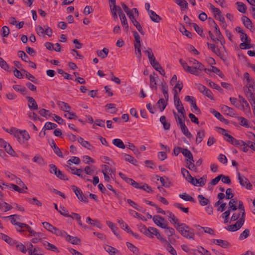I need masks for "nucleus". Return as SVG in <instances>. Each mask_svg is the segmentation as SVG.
Listing matches in <instances>:
<instances>
[{"label": "nucleus", "instance_id": "42", "mask_svg": "<svg viewBox=\"0 0 255 255\" xmlns=\"http://www.w3.org/2000/svg\"><path fill=\"white\" fill-rule=\"evenodd\" d=\"M68 217H70L72 219L76 220L79 226H82V223L81 220V216L78 214L72 212L71 214L69 215V216Z\"/></svg>", "mask_w": 255, "mask_h": 255}, {"label": "nucleus", "instance_id": "17", "mask_svg": "<svg viewBox=\"0 0 255 255\" xmlns=\"http://www.w3.org/2000/svg\"><path fill=\"white\" fill-rule=\"evenodd\" d=\"M148 14L151 20L154 22L158 23L162 19V18L157 14L154 11H150Z\"/></svg>", "mask_w": 255, "mask_h": 255}, {"label": "nucleus", "instance_id": "29", "mask_svg": "<svg viewBox=\"0 0 255 255\" xmlns=\"http://www.w3.org/2000/svg\"><path fill=\"white\" fill-rule=\"evenodd\" d=\"M225 112L227 113V114L231 117H235L237 114L235 112V111L234 109L229 107L228 106H225L224 108H223Z\"/></svg>", "mask_w": 255, "mask_h": 255}, {"label": "nucleus", "instance_id": "55", "mask_svg": "<svg viewBox=\"0 0 255 255\" xmlns=\"http://www.w3.org/2000/svg\"><path fill=\"white\" fill-rule=\"evenodd\" d=\"M166 246L167 250L172 255H177V253L175 250L172 247L171 244L167 241V243L164 244Z\"/></svg>", "mask_w": 255, "mask_h": 255}, {"label": "nucleus", "instance_id": "31", "mask_svg": "<svg viewBox=\"0 0 255 255\" xmlns=\"http://www.w3.org/2000/svg\"><path fill=\"white\" fill-rule=\"evenodd\" d=\"M157 177L159 178V180L161 182V183H162V185L163 186L168 188L171 186V183L168 178H166V180H165L164 177H160L159 176H157ZM157 180H159V179L157 178Z\"/></svg>", "mask_w": 255, "mask_h": 255}, {"label": "nucleus", "instance_id": "53", "mask_svg": "<svg viewBox=\"0 0 255 255\" xmlns=\"http://www.w3.org/2000/svg\"><path fill=\"white\" fill-rule=\"evenodd\" d=\"M104 248L106 251L109 253L111 255H113L114 254L119 253L118 250L111 246L107 245Z\"/></svg>", "mask_w": 255, "mask_h": 255}, {"label": "nucleus", "instance_id": "54", "mask_svg": "<svg viewBox=\"0 0 255 255\" xmlns=\"http://www.w3.org/2000/svg\"><path fill=\"white\" fill-rule=\"evenodd\" d=\"M150 86L152 89L157 90V84L155 77L152 75H150Z\"/></svg>", "mask_w": 255, "mask_h": 255}, {"label": "nucleus", "instance_id": "45", "mask_svg": "<svg viewBox=\"0 0 255 255\" xmlns=\"http://www.w3.org/2000/svg\"><path fill=\"white\" fill-rule=\"evenodd\" d=\"M57 127V125L56 124L51 123V122H46L42 128V130H50L54 129Z\"/></svg>", "mask_w": 255, "mask_h": 255}, {"label": "nucleus", "instance_id": "30", "mask_svg": "<svg viewBox=\"0 0 255 255\" xmlns=\"http://www.w3.org/2000/svg\"><path fill=\"white\" fill-rule=\"evenodd\" d=\"M179 196L180 198L186 201H190L192 203H195L196 202L195 200L192 197L186 193H184L182 194H179Z\"/></svg>", "mask_w": 255, "mask_h": 255}, {"label": "nucleus", "instance_id": "27", "mask_svg": "<svg viewBox=\"0 0 255 255\" xmlns=\"http://www.w3.org/2000/svg\"><path fill=\"white\" fill-rule=\"evenodd\" d=\"M198 198L200 205L202 206L208 205L210 203V201L204 197L202 195H199L198 196Z\"/></svg>", "mask_w": 255, "mask_h": 255}, {"label": "nucleus", "instance_id": "58", "mask_svg": "<svg viewBox=\"0 0 255 255\" xmlns=\"http://www.w3.org/2000/svg\"><path fill=\"white\" fill-rule=\"evenodd\" d=\"M238 119L240 121V125L242 126H244L247 128L249 127V122L247 119L242 117H239Z\"/></svg>", "mask_w": 255, "mask_h": 255}, {"label": "nucleus", "instance_id": "24", "mask_svg": "<svg viewBox=\"0 0 255 255\" xmlns=\"http://www.w3.org/2000/svg\"><path fill=\"white\" fill-rule=\"evenodd\" d=\"M77 140L78 142L81 144L83 147L90 149L92 147V145L87 141L85 140L82 137H79L78 138Z\"/></svg>", "mask_w": 255, "mask_h": 255}, {"label": "nucleus", "instance_id": "57", "mask_svg": "<svg viewBox=\"0 0 255 255\" xmlns=\"http://www.w3.org/2000/svg\"><path fill=\"white\" fill-rule=\"evenodd\" d=\"M133 35L135 39L134 46L141 45L140 44V37L137 31H134L133 32Z\"/></svg>", "mask_w": 255, "mask_h": 255}, {"label": "nucleus", "instance_id": "40", "mask_svg": "<svg viewBox=\"0 0 255 255\" xmlns=\"http://www.w3.org/2000/svg\"><path fill=\"white\" fill-rule=\"evenodd\" d=\"M191 25L193 27L194 30L198 34H199L202 37H205V35L203 34V30L202 28L199 27L196 23H192Z\"/></svg>", "mask_w": 255, "mask_h": 255}, {"label": "nucleus", "instance_id": "59", "mask_svg": "<svg viewBox=\"0 0 255 255\" xmlns=\"http://www.w3.org/2000/svg\"><path fill=\"white\" fill-rule=\"evenodd\" d=\"M5 149L6 152L10 155L14 156L15 154V152L12 149L11 146L7 143L6 145H5L3 147Z\"/></svg>", "mask_w": 255, "mask_h": 255}, {"label": "nucleus", "instance_id": "23", "mask_svg": "<svg viewBox=\"0 0 255 255\" xmlns=\"http://www.w3.org/2000/svg\"><path fill=\"white\" fill-rule=\"evenodd\" d=\"M107 224L109 227L111 229L114 234L118 237H120L118 233V229L115 226V225L111 221H107Z\"/></svg>", "mask_w": 255, "mask_h": 255}, {"label": "nucleus", "instance_id": "11", "mask_svg": "<svg viewBox=\"0 0 255 255\" xmlns=\"http://www.w3.org/2000/svg\"><path fill=\"white\" fill-rule=\"evenodd\" d=\"M0 239L4 241L6 243L9 244L10 246H14L16 244L17 242L12 238H10L6 235L3 233H0Z\"/></svg>", "mask_w": 255, "mask_h": 255}, {"label": "nucleus", "instance_id": "21", "mask_svg": "<svg viewBox=\"0 0 255 255\" xmlns=\"http://www.w3.org/2000/svg\"><path fill=\"white\" fill-rule=\"evenodd\" d=\"M205 130L204 129H201L198 131L196 138V143L199 144L201 142L204 137H205Z\"/></svg>", "mask_w": 255, "mask_h": 255}, {"label": "nucleus", "instance_id": "12", "mask_svg": "<svg viewBox=\"0 0 255 255\" xmlns=\"http://www.w3.org/2000/svg\"><path fill=\"white\" fill-rule=\"evenodd\" d=\"M26 98L28 99V107L31 110H36L38 109V105L35 100L30 96H27Z\"/></svg>", "mask_w": 255, "mask_h": 255}, {"label": "nucleus", "instance_id": "37", "mask_svg": "<svg viewBox=\"0 0 255 255\" xmlns=\"http://www.w3.org/2000/svg\"><path fill=\"white\" fill-rule=\"evenodd\" d=\"M86 222L88 224L91 225L93 226H96L98 228H100L101 224L97 220H93L90 217H88L86 218Z\"/></svg>", "mask_w": 255, "mask_h": 255}, {"label": "nucleus", "instance_id": "38", "mask_svg": "<svg viewBox=\"0 0 255 255\" xmlns=\"http://www.w3.org/2000/svg\"><path fill=\"white\" fill-rule=\"evenodd\" d=\"M109 53V50L107 48H104L102 50H98L97 54L99 57L104 59L106 58Z\"/></svg>", "mask_w": 255, "mask_h": 255}, {"label": "nucleus", "instance_id": "32", "mask_svg": "<svg viewBox=\"0 0 255 255\" xmlns=\"http://www.w3.org/2000/svg\"><path fill=\"white\" fill-rule=\"evenodd\" d=\"M178 112L181 114L184 119L186 118V113L182 103L180 104H175V105Z\"/></svg>", "mask_w": 255, "mask_h": 255}, {"label": "nucleus", "instance_id": "64", "mask_svg": "<svg viewBox=\"0 0 255 255\" xmlns=\"http://www.w3.org/2000/svg\"><path fill=\"white\" fill-rule=\"evenodd\" d=\"M144 52L145 53V54L147 55L149 61L155 58L151 48L149 47L147 48V49L144 50Z\"/></svg>", "mask_w": 255, "mask_h": 255}, {"label": "nucleus", "instance_id": "9", "mask_svg": "<svg viewBox=\"0 0 255 255\" xmlns=\"http://www.w3.org/2000/svg\"><path fill=\"white\" fill-rule=\"evenodd\" d=\"M19 216L17 215H10L8 217H4L3 218H8L10 219L11 223L13 225H16L19 227V228L22 229L23 228V225H25L24 223H21L20 222H16V220L15 218H17L18 219Z\"/></svg>", "mask_w": 255, "mask_h": 255}, {"label": "nucleus", "instance_id": "36", "mask_svg": "<svg viewBox=\"0 0 255 255\" xmlns=\"http://www.w3.org/2000/svg\"><path fill=\"white\" fill-rule=\"evenodd\" d=\"M124 156L126 161L129 162L134 165H137V161L133 157L128 154H125Z\"/></svg>", "mask_w": 255, "mask_h": 255}, {"label": "nucleus", "instance_id": "6", "mask_svg": "<svg viewBox=\"0 0 255 255\" xmlns=\"http://www.w3.org/2000/svg\"><path fill=\"white\" fill-rule=\"evenodd\" d=\"M188 181L194 186L202 187L205 185L206 179V178H204V177H201L199 179L194 178L192 177V178H191V180H188Z\"/></svg>", "mask_w": 255, "mask_h": 255}, {"label": "nucleus", "instance_id": "33", "mask_svg": "<svg viewBox=\"0 0 255 255\" xmlns=\"http://www.w3.org/2000/svg\"><path fill=\"white\" fill-rule=\"evenodd\" d=\"M182 133L188 138H190L192 137V135L189 131L188 128L185 125L180 127Z\"/></svg>", "mask_w": 255, "mask_h": 255}, {"label": "nucleus", "instance_id": "2", "mask_svg": "<svg viewBox=\"0 0 255 255\" xmlns=\"http://www.w3.org/2000/svg\"><path fill=\"white\" fill-rule=\"evenodd\" d=\"M140 230L141 232L143 233L146 236L152 238L153 236H156L155 231H158L156 228L153 227H148V228L145 225H141L140 226Z\"/></svg>", "mask_w": 255, "mask_h": 255}, {"label": "nucleus", "instance_id": "60", "mask_svg": "<svg viewBox=\"0 0 255 255\" xmlns=\"http://www.w3.org/2000/svg\"><path fill=\"white\" fill-rule=\"evenodd\" d=\"M130 214H131L132 216L134 217H137L138 218L140 219L142 221H146V219L145 218L141 215V214H138L137 212H135V211H133L132 210H129V211Z\"/></svg>", "mask_w": 255, "mask_h": 255}, {"label": "nucleus", "instance_id": "56", "mask_svg": "<svg viewBox=\"0 0 255 255\" xmlns=\"http://www.w3.org/2000/svg\"><path fill=\"white\" fill-rule=\"evenodd\" d=\"M236 4L238 5V10L242 13H245L246 11V6L245 4L242 2L238 1L236 2Z\"/></svg>", "mask_w": 255, "mask_h": 255}, {"label": "nucleus", "instance_id": "18", "mask_svg": "<svg viewBox=\"0 0 255 255\" xmlns=\"http://www.w3.org/2000/svg\"><path fill=\"white\" fill-rule=\"evenodd\" d=\"M182 154L186 157H187V159L185 160V162L187 161H192V160H194L193 155L191 151L188 150L187 148H184L182 150Z\"/></svg>", "mask_w": 255, "mask_h": 255}, {"label": "nucleus", "instance_id": "47", "mask_svg": "<svg viewBox=\"0 0 255 255\" xmlns=\"http://www.w3.org/2000/svg\"><path fill=\"white\" fill-rule=\"evenodd\" d=\"M157 104L161 112L163 111L167 106V102H166L165 100L163 98L160 99Z\"/></svg>", "mask_w": 255, "mask_h": 255}, {"label": "nucleus", "instance_id": "1", "mask_svg": "<svg viewBox=\"0 0 255 255\" xmlns=\"http://www.w3.org/2000/svg\"><path fill=\"white\" fill-rule=\"evenodd\" d=\"M176 229L184 237L188 239H194L195 234L193 230L185 224L178 223V226H176Z\"/></svg>", "mask_w": 255, "mask_h": 255}, {"label": "nucleus", "instance_id": "35", "mask_svg": "<svg viewBox=\"0 0 255 255\" xmlns=\"http://www.w3.org/2000/svg\"><path fill=\"white\" fill-rule=\"evenodd\" d=\"M237 200L235 198L231 199L229 202V210L231 211H236L237 209Z\"/></svg>", "mask_w": 255, "mask_h": 255}, {"label": "nucleus", "instance_id": "4", "mask_svg": "<svg viewBox=\"0 0 255 255\" xmlns=\"http://www.w3.org/2000/svg\"><path fill=\"white\" fill-rule=\"evenodd\" d=\"M238 176L240 184L242 187H246L247 189L249 190L252 189V185L246 177L244 175H242L240 172L238 173Z\"/></svg>", "mask_w": 255, "mask_h": 255}, {"label": "nucleus", "instance_id": "51", "mask_svg": "<svg viewBox=\"0 0 255 255\" xmlns=\"http://www.w3.org/2000/svg\"><path fill=\"white\" fill-rule=\"evenodd\" d=\"M13 88L17 92H20L22 94H25L27 91V89L24 87H22L18 85H15L13 86Z\"/></svg>", "mask_w": 255, "mask_h": 255}, {"label": "nucleus", "instance_id": "10", "mask_svg": "<svg viewBox=\"0 0 255 255\" xmlns=\"http://www.w3.org/2000/svg\"><path fill=\"white\" fill-rule=\"evenodd\" d=\"M212 242L221 247L222 248L225 249L228 248L229 246H230V243L226 240L213 239L212 240Z\"/></svg>", "mask_w": 255, "mask_h": 255}, {"label": "nucleus", "instance_id": "52", "mask_svg": "<svg viewBox=\"0 0 255 255\" xmlns=\"http://www.w3.org/2000/svg\"><path fill=\"white\" fill-rule=\"evenodd\" d=\"M179 30L181 32H182L184 35H186L188 38H191V33L187 30L184 25H181L179 28Z\"/></svg>", "mask_w": 255, "mask_h": 255}, {"label": "nucleus", "instance_id": "22", "mask_svg": "<svg viewBox=\"0 0 255 255\" xmlns=\"http://www.w3.org/2000/svg\"><path fill=\"white\" fill-rule=\"evenodd\" d=\"M167 213L168 214V217L169 218V221L170 222H173L174 224V226L176 228V226H178V223H180L179 222V220L177 218H176L174 214L170 211H167Z\"/></svg>", "mask_w": 255, "mask_h": 255}, {"label": "nucleus", "instance_id": "26", "mask_svg": "<svg viewBox=\"0 0 255 255\" xmlns=\"http://www.w3.org/2000/svg\"><path fill=\"white\" fill-rule=\"evenodd\" d=\"M112 142L114 145L120 148L125 149L126 147L125 144L121 139H114L113 140Z\"/></svg>", "mask_w": 255, "mask_h": 255}, {"label": "nucleus", "instance_id": "43", "mask_svg": "<svg viewBox=\"0 0 255 255\" xmlns=\"http://www.w3.org/2000/svg\"><path fill=\"white\" fill-rule=\"evenodd\" d=\"M150 64L156 70L159 71V70L162 69V67L160 65L159 63L156 61L155 58L150 61Z\"/></svg>", "mask_w": 255, "mask_h": 255}, {"label": "nucleus", "instance_id": "48", "mask_svg": "<svg viewBox=\"0 0 255 255\" xmlns=\"http://www.w3.org/2000/svg\"><path fill=\"white\" fill-rule=\"evenodd\" d=\"M0 209L4 212H6L12 209V206L4 202L2 203H0Z\"/></svg>", "mask_w": 255, "mask_h": 255}, {"label": "nucleus", "instance_id": "16", "mask_svg": "<svg viewBox=\"0 0 255 255\" xmlns=\"http://www.w3.org/2000/svg\"><path fill=\"white\" fill-rule=\"evenodd\" d=\"M34 162L38 164L39 165L43 166L46 164L44 159L39 154H36L32 159Z\"/></svg>", "mask_w": 255, "mask_h": 255}, {"label": "nucleus", "instance_id": "49", "mask_svg": "<svg viewBox=\"0 0 255 255\" xmlns=\"http://www.w3.org/2000/svg\"><path fill=\"white\" fill-rule=\"evenodd\" d=\"M128 148L131 150L133 151L135 155L137 156H139L140 155V152L133 143L128 142Z\"/></svg>", "mask_w": 255, "mask_h": 255}, {"label": "nucleus", "instance_id": "39", "mask_svg": "<svg viewBox=\"0 0 255 255\" xmlns=\"http://www.w3.org/2000/svg\"><path fill=\"white\" fill-rule=\"evenodd\" d=\"M52 233L55 234L57 236L63 237H65L67 235V233L65 231L60 230L56 227H54V229Z\"/></svg>", "mask_w": 255, "mask_h": 255}, {"label": "nucleus", "instance_id": "20", "mask_svg": "<svg viewBox=\"0 0 255 255\" xmlns=\"http://www.w3.org/2000/svg\"><path fill=\"white\" fill-rule=\"evenodd\" d=\"M57 104L60 108L61 110L65 112L70 111L71 109L70 107L67 103L62 101H58L57 102Z\"/></svg>", "mask_w": 255, "mask_h": 255}, {"label": "nucleus", "instance_id": "41", "mask_svg": "<svg viewBox=\"0 0 255 255\" xmlns=\"http://www.w3.org/2000/svg\"><path fill=\"white\" fill-rule=\"evenodd\" d=\"M21 71L23 72V73L25 74V76L26 78H27L29 80L31 81V82L36 83L37 82V79L35 78V77L31 75L30 73L26 71V70L24 69H21Z\"/></svg>", "mask_w": 255, "mask_h": 255}, {"label": "nucleus", "instance_id": "13", "mask_svg": "<svg viewBox=\"0 0 255 255\" xmlns=\"http://www.w3.org/2000/svg\"><path fill=\"white\" fill-rule=\"evenodd\" d=\"M204 69V65H200V66H190V69H189L187 72H189L192 74L198 75L199 74V71H201Z\"/></svg>", "mask_w": 255, "mask_h": 255}, {"label": "nucleus", "instance_id": "46", "mask_svg": "<svg viewBox=\"0 0 255 255\" xmlns=\"http://www.w3.org/2000/svg\"><path fill=\"white\" fill-rule=\"evenodd\" d=\"M161 91L166 101L168 100V87L166 84L161 83Z\"/></svg>", "mask_w": 255, "mask_h": 255}, {"label": "nucleus", "instance_id": "28", "mask_svg": "<svg viewBox=\"0 0 255 255\" xmlns=\"http://www.w3.org/2000/svg\"><path fill=\"white\" fill-rule=\"evenodd\" d=\"M43 246L45 248L50 251H52L53 252H57L58 249L54 245L50 244L46 241H45L43 243Z\"/></svg>", "mask_w": 255, "mask_h": 255}, {"label": "nucleus", "instance_id": "62", "mask_svg": "<svg viewBox=\"0 0 255 255\" xmlns=\"http://www.w3.org/2000/svg\"><path fill=\"white\" fill-rule=\"evenodd\" d=\"M215 33L217 36L216 38L217 40H221L224 38V37L220 31L219 27L217 25H216V26H215Z\"/></svg>", "mask_w": 255, "mask_h": 255}, {"label": "nucleus", "instance_id": "19", "mask_svg": "<svg viewBox=\"0 0 255 255\" xmlns=\"http://www.w3.org/2000/svg\"><path fill=\"white\" fill-rule=\"evenodd\" d=\"M5 131L9 133L10 134H13L14 136L17 138L18 140L20 139L21 134L20 130H18L15 128H10V131H8V129L3 128Z\"/></svg>", "mask_w": 255, "mask_h": 255}, {"label": "nucleus", "instance_id": "15", "mask_svg": "<svg viewBox=\"0 0 255 255\" xmlns=\"http://www.w3.org/2000/svg\"><path fill=\"white\" fill-rule=\"evenodd\" d=\"M246 95L251 104L253 105L252 103H255V92H252L250 89H248L246 91Z\"/></svg>", "mask_w": 255, "mask_h": 255}, {"label": "nucleus", "instance_id": "14", "mask_svg": "<svg viewBox=\"0 0 255 255\" xmlns=\"http://www.w3.org/2000/svg\"><path fill=\"white\" fill-rule=\"evenodd\" d=\"M65 238L68 242L74 245H79L81 242L80 239L77 237H73L67 234Z\"/></svg>", "mask_w": 255, "mask_h": 255}, {"label": "nucleus", "instance_id": "8", "mask_svg": "<svg viewBox=\"0 0 255 255\" xmlns=\"http://www.w3.org/2000/svg\"><path fill=\"white\" fill-rule=\"evenodd\" d=\"M185 100L191 103V107H192L195 110V111H194V112L196 114H198V113H200V110L197 106L195 99L194 97H190V96H186L185 97Z\"/></svg>", "mask_w": 255, "mask_h": 255}, {"label": "nucleus", "instance_id": "25", "mask_svg": "<svg viewBox=\"0 0 255 255\" xmlns=\"http://www.w3.org/2000/svg\"><path fill=\"white\" fill-rule=\"evenodd\" d=\"M242 21L246 28H251L252 26H253V24L251 20L249 18L246 16H243L242 17Z\"/></svg>", "mask_w": 255, "mask_h": 255}, {"label": "nucleus", "instance_id": "63", "mask_svg": "<svg viewBox=\"0 0 255 255\" xmlns=\"http://www.w3.org/2000/svg\"><path fill=\"white\" fill-rule=\"evenodd\" d=\"M80 162V158L76 156H73L71 159H70L67 161V163L69 165H71L72 163L79 164Z\"/></svg>", "mask_w": 255, "mask_h": 255}, {"label": "nucleus", "instance_id": "7", "mask_svg": "<svg viewBox=\"0 0 255 255\" xmlns=\"http://www.w3.org/2000/svg\"><path fill=\"white\" fill-rule=\"evenodd\" d=\"M129 19L132 21V23L136 27L138 31L141 33V34L144 35V32L142 30V26L140 24V23L136 20L135 16L134 15L133 13H131L129 14L128 16Z\"/></svg>", "mask_w": 255, "mask_h": 255}, {"label": "nucleus", "instance_id": "61", "mask_svg": "<svg viewBox=\"0 0 255 255\" xmlns=\"http://www.w3.org/2000/svg\"><path fill=\"white\" fill-rule=\"evenodd\" d=\"M127 246L130 250V251L133 252V253H134L135 254H137V253H138V252H139L138 249L131 243L127 242Z\"/></svg>", "mask_w": 255, "mask_h": 255}, {"label": "nucleus", "instance_id": "50", "mask_svg": "<svg viewBox=\"0 0 255 255\" xmlns=\"http://www.w3.org/2000/svg\"><path fill=\"white\" fill-rule=\"evenodd\" d=\"M245 216H244V213L243 214V215L241 216V218H240V219L237 221V222L234 224L236 225V227H237V229H240L244 225V223L245 222Z\"/></svg>", "mask_w": 255, "mask_h": 255}, {"label": "nucleus", "instance_id": "34", "mask_svg": "<svg viewBox=\"0 0 255 255\" xmlns=\"http://www.w3.org/2000/svg\"><path fill=\"white\" fill-rule=\"evenodd\" d=\"M160 122L163 126L164 129L165 130L169 129L170 127V124L169 123L166 122V119L165 116H162L160 118Z\"/></svg>", "mask_w": 255, "mask_h": 255}, {"label": "nucleus", "instance_id": "44", "mask_svg": "<svg viewBox=\"0 0 255 255\" xmlns=\"http://www.w3.org/2000/svg\"><path fill=\"white\" fill-rule=\"evenodd\" d=\"M210 112L214 116L221 122H224L225 119L221 114L213 109H210Z\"/></svg>", "mask_w": 255, "mask_h": 255}, {"label": "nucleus", "instance_id": "3", "mask_svg": "<svg viewBox=\"0 0 255 255\" xmlns=\"http://www.w3.org/2000/svg\"><path fill=\"white\" fill-rule=\"evenodd\" d=\"M71 188L76 195L77 197L80 201L85 203L88 202L87 197L83 194L82 190L79 188L74 185L72 186Z\"/></svg>", "mask_w": 255, "mask_h": 255}, {"label": "nucleus", "instance_id": "5", "mask_svg": "<svg viewBox=\"0 0 255 255\" xmlns=\"http://www.w3.org/2000/svg\"><path fill=\"white\" fill-rule=\"evenodd\" d=\"M154 223L161 228H167V223L164 218L159 215H155L152 218Z\"/></svg>", "mask_w": 255, "mask_h": 255}]
</instances>
